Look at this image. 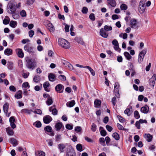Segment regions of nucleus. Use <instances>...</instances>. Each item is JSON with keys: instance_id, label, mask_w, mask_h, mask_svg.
<instances>
[{"instance_id": "obj_1", "label": "nucleus", "mask_w": 156, "mask_h": 156, "mask_svg": "<svg viewBox=\"0 0 156 156\" xmlns=\"http://www.w3.org/2000/svg\"><path fill=\"white\" fill-rule=\"evenodd\" d=\"M58 44L59 46L65 49H68L70 48L69 43L63 38H60L58 39Z\"/></svg>"}, {"instance_id": "obj_2", "label": "nucleus", "mask_w": 156, "mask_h": 156, "mask_svg": "<svg viewBox=\"0 0 156 156\" xmlns=\"http://www.w3.org/2000/svg\"><path fill=\"white\" fill-rule=\"evenodd\" d=\"M16 10V5L14 1H10L8 4L7 7V11L9 13H13Z\"/></svg>"}, {"instance_id": "obj_3", "label": "nucleus", "mask_w": 156, "mask_h": 156, "mask_svg": "<svg viewBox=\"0 0 156 156\" xmlns=\"http://www.w3.org/2000/svg\"><path fill=\"white\" fill-rule=\"evenodd\" d=\"M27 62L26 66L29 69L31 70L34 69L36 66L34 60L28 57L26 58Z\"/></svg>"}, {"instance_id": "obj_4", "label": "nucleus", "mask_w": 156, "mask_h": 156, "mask_svg": "<svg viewBox=\"0 0 156 156\" xmlns=\"http://www.w3.org/2000/svg\"><path fill=\"white\" fill-rule=\"evenodd\" d=\"M146 50L144 49L142 50L139 53L138 59V61L139 63H140L142 62L144 55L146 54Z\"/></svg>"}, {"instance_id": "obj_5", "label": "nucleus", "mask_w": 156, "mask_h": 156, "mask_svg": "<svg viewBox=\"0 0 156 156\" xmlns=\"http://www.w3.org/2000/svg\"><path fill=\"white\" fill-rule=\"evenodd\" d=\"M130 23V26L132 28H136L137 27V24L138 22L136 19H131Z\"/></svg>"}, {"instance_id": "obj_6", "label": "nucleus", "mask_w": 156, "mask_h": 156, "mask_svg": "<svg viewBox=\"0 0 156 156\" xmlns=\"http://www.w3.org/2000/svg\"><path fill=\"white\" fill-rule=\"evenodd\" d=\"M55 127L56 131H59L61 129H62V130L63 131L64 129L63 125L61 122L56 123L55 125Z\"/></svg>"}, {"instance_id": "obj_7", "label": "nucleus", "mask_w": 156, "mask_h": 156, "mask_svg": "<svg viewBox=\"0 0 156 156\" xmlns=\"http://www.w3.org/2000/svg\"><path fill=\"white\" fill-rule=\"evenodd\" d=\"M112 44L114 45V48L118 51L120 52L121 49L119 48V45L116 39H114L112 42Z\"/></svg>"}, {"instance_id": "obj_8", "label": "nucleus", "mask_w": 156, "mask_h": 156, "mask_svg": "<svg viewBox=\"0 0 156 156\" xmlns=\"http://www.w3.org/2000/svg\"><path fill=\"white\" fill-rule=\"evenodd\" d=\"M55 89L57 92L59 93H62L63 91L64 86L61 84H59L55 87Z\"/></svg>"}, {"instance_id": "obj_9", "label": "nucleus", "mask_w": 156, "mask_h": 156, "mask_svg": "<svg viewBox=\"0 0 156 156\" xmlns=\"http://www.w3.org/2000/svg\"><path fill=\"white\" fill-rule=\"evenodd\" d=\"M24 50L29 53H33V48L29 44H27L24 47Z\"/></svg>"}, {"instance_id": "obj_10", "label": "nucleus", "mask_w": 156, "mask_h": 156, "mask_svg": "<svg viewBox=\"0 0 156 156\" xmlns=\"http://www.w3.org/2000/svg\"><path fill=\"white\" fill-rule=\"evenodd\" d=\"M156 79V74H154L152 76L151 78L149 80V83L151 86L154 87L155 84V81Z\"/></svg>"}, {"instance_id": "obj_11", "label": "nucleus", "mask_w": 156, "mask_h": 156, "mask_svg": "<svg viewBox=\"0 0 156 156\" xmlns=\"http://www.w3.org/2000/svg\"><path fill=\"white\" fill-rule=\"evenodd\" d=\"M43 120L44 123L48 124L52 120V119L49 115H47L43 117Z\"/></svg>"}, {"instance_id": "obj_12", "label": "nucleus", "mask_w": 156, "mask_h": 156, "mask_svg": "<svg viewBox=\"0 0 156 156\" xmlns=\"http://www.w3.org/2000/svg\"><path fill=\"white\" fill-rule=\"evenodd\" d=\"M16 51L19 57L23 58L24 57V53L22 49L17 48L16 49Z\"/></svg>"}, {"instance_id": "obj_13", "label": "nucleus", "mask_w": 156, "mask_h": 156, "mask_svg": "<svg viewBox=\"0 0 156 156\" xmlns=\"http://www.w3.org/2000/svg\"><path fill=\"white\" fill-rule=\"evenodd\" d=\"M49 111L50 112H51L52 114L54 115H55L57 114L58 111L55 108V105L50 107Z\"/></svg>"}, {"instance_id": "obj_14", "label": "nucleus", "mask_w": 156, "mask_h": 156, "mask_svg": "<svg viewBox=\"0 0 156 156\" xmlns=\"http://www.w3.org/2000/svg\"><path fill=\"white\" fill-rule=\"evenodd\" d=\"M105 31L103 28H102L100 29V34L104 38H107L108 36V34Z\"/></svg>"}, {"instance_id": "obj_15", "label": "nucleus", "mask_w": 156, "mask_h": 156, "mask_svg": "<svg viewBox=\"0 0 156 156\" xmlns=\"http://www.w3.org/2000/svg\"><path fill=\"white\" fill-rule=\"evenodd\" d=\"M48 79L50 81H54L55 80L56 76L55 75L52 73H49L48 76Z\"/></svg>"}, {"instance_id": "obj_16", "label": "nucleus", "mask_w": 156, "mask_h": 156, "mask_svg": "<svg viewBox=\"0 0 156 156\" xmlns=\"http://www.w3.org/2000/svg\"><path fill=\"white\" fill-rule=\"evenodd\" d=\"M149 110V107L147 105H145L144 107H142L140 109V111L141 112L144 114L147 113L148 112Z\"/></svg>"}, {"instance_id": "obj_17", "label": "nucleus", "mask_w": 156, "mask_h": 156, "mask_svg": "<svg viewBox=\"0 0 156 156\" xmlns=\"http://www.w3.org/2000/svg\"><path fill=\"white\" fill-rule=\"evenodd\" d=\"M9 105L8 103H5L3 106V109L4 112L6 114V115L7 117H9V115H7V112L9 109Z\"/></svg>"}, {"instance_id": "obj_18", "label": "nucleus", "mask_w": 156, "mask_h": 156, "mask_svg": "<svg viewBox=\"0 0 156 156\" xmlns=\"http://www.w3.org/2000/svg\"><path fill=\"white\" fill-rule=\"evenodd\" d=\"M107 2L108 5L113 7H115L116 5V3L115 0H108Z\"/></svg>"}, {"instance_id": "obj_19", "label": "nucleus", "mask_w": 156, "mask_h": 156, "mask_svg": "<svg viewBox=\"0 0 156 156\" xmlns=\"http://www.w3.org/2000/svg\"><path fill=\"white\" fill-rule=\"evenodd\" d=\"M6 131L7 134L9 136H12L13 135L14 132L13 130L10 127L6 128Z\"/></svg>"}, {"instance_id": "obj_20", "label": "nucleus", "mask_w": 156, "mask_h": 156, "mask_svg": "<svg viewBox=\"0 0 156 156\" xmlns=\"http://www.w3.org/2000/svg\"><path fill=\"white\" fill-rule=\"evenodd\" d=\"M9 142L12 144L14 147L16 146L18 144L17 140L13 138H11L9 139Z\"/></svg>"}, {"instance_id": "obj_21", "label": "nucleus", "mask_w": 156, "mask_h": 156, "mask_svg": "<svg viewBox=\"0 0 156 156\" xmlns=\"http://www.w3.org/2000/svg\"><path fill=\"white\" fill-rule=\"evenodd\" d=\"M132 112V106H130L129 108H127L124 111L125 114L129 116Z\"/></svg>"}, {"instance_id": "obj_22", "label": "nucleus", "mask_w": 156, "mask_h": 156, "mask_svg": "<svg viewBox=\"0 0 156 156\" xmlns=\"http://www.w3.org/2000/svg\"><path fill=\"white\" fill-rule=\"evenodd\" d=\"M47 28L51 32H53L55 30L54 26L49 22L47 24Z\"/></svg>"}, {"instance_id": "obj_23", "label": "nucleus", "mask_w": 156, "mask_h": 156, "mask_svg": "<svg viewBox=\"0 0 156 156\" xmlns=\"http://www.w3.org/2000/svg\"><path fill=\"white\" fill-rule=\"evenodd\" d=\"M144 137L148 142H151L153 138L152 136L149 134H145Z\"/></svg>"}, {"instance_id": "obj_24", "label": "nucleus", "mask_w": 156, "mask_h": 156, "mask_svg": "<svg viewBox=\"0 0 156 156\" xmlns=\"http://www.w3.org/2000/svg\"><path fill=\"white\" fill-rule=\"evenodd\" d=\"M74 40L78 43L80 44L81 45H83L84 44V43L82 39L80 37H76L75 38Z\"/></svg>"}, {"instance_id": "obj_25", "label": "nucleus", "mask_w": 156, "mask_h": 156, "mask_svg": "<svg viewBox=\"0 0 156 156\" xmlns=\"http://www.w3.org/2000/svg\"><path fill=\"white\" fill-rule=\"evenodd\" d=\"M4 52L5 55H9L12 54V51L10 48H7L5 50Z\"/></svg>"}, {"instance_id": "obj_26", "label": "nucleus", "mask_w": 156, "mask_h": 156, "mask_svg": "<svg viewBox=\"0 0 156 156\" xmlns=\"http://www.w3.org/2000/svg\"><path fill=\"white\" fill-rule=\"evenodd\" d=\"M66 147V145L64 144H60L58 145V148L61 153L63 152V149H65Z\"/></svg>"}, {"instance_id": "obj_27", "label": "nucleus", "mask_w": 156, "mask_h": 156, "mask_svg": "<svg viewBox=\"0 0 156 156\" xmlns=\"http://www.w3.org/2000/svg\"><path fill=\"white\" fill-rule=\"evenodd\" d=\"M50 85V84L48 82H46L43 84V87L44 90L47 91L49 92L50 90L48 88Z\"/></svg>"}, {"instance_id": "obj_28", "label": "nucleus", "mask_w": 156, "mask_h": 156, "mask_svg": "<svg viewBox=\"0 0 156 156\" xmlns=\"http://www.w3.org/2000/svg\"><path fill=\"white\" fill-rule=\"evenodd\" d=\"M15 97L17 99L21 98L22 97V92L21 90H19L15 95Z\"/></svg>"}, {"instance_id": "obj_29", "label": "nucleus", "mask_w": 156, "mask_h": 156, "mask_svg": "<svg viewBox=\"0 0 156 156\" xmlns=\"http://www.w3.org/2000/svg\"><path fill=\"white\" fill-rule=\"evenodd\" d=\"M75 104V101L74 100L68 102L66 103V105L68 107H73Z\"/></svg>"}, {"instance_id": "obj_30", "label": "nucleus", "mask_w": 156, "mask_h": 156, "mask_svg": "<svg viewBox=\"0 0 156 156\" xmlns=\"http://www.w3.org/2000/svg\"><path fill=\"white\" fill-rule=\"evenodd\" d=\"M46 104L48 106H49L52 104L53 101L52 97H49L48 98L47 100L46 101Z\"/></svg>"}, {"instance_id": "obj_31", "label": "nucleus", "mask_w": 156, "mask_h": 156, "mask_svg": "<svg viewBox=\"0 0 156 156\" xmlns=\"http://www.w3.org/2000/svg\"><path fill=\"white\" fill-rule=\"evenodd\" d=\"M94 104L95 105V107L98 108L101 105V103L100 100L98 99H96L94 101Z\"/></svg>"}, {"instance_id": "obj_32", "label": "nucleus", "mask_w": 156, "mask_h": 156, "mask_svg": "<svg viewBox=\"0 0 156 156\" xmlns=\"http://www.w3.org/2000/svg\"><path fill=\"white\" fill-rule=\"evenodd\" d=\"M17 23L14 21H11L9 23V25L12 28H15L17 25Z\"/></svg>"}, {"instance_id": "obj_33", "label": "nucleus", "mask_w": 156, "mask_h": 156, "mask_svg": "<svg viewBox=\"0 0 156 156\" xmlns=\"http://www.w3.org/2000/svg\"><path fill=\"white\" fill-rule=\"evenodd\" d=\"M10 21V19L8 16H5V18L3 20V23L5 25L9 23Z\"/></svg>"}, {"instance_id": "obj_34", "label": "nucleus", "mask_w": 156, "mask_h": 156, "mask_svg": "<svg viewBox=\"0 0 156 156\" xmlns=\"http://www.w3.org/2000/svg\"><path fill=\"white\" fill-rule=\"evenodd\" d=\"M124 55L126 59L128 60H129L132 58L131 56L130 55L129 53L127 52H125L124 53Z\"/></svg>"}, {"instance_id": "obj_35", "label": "nucleus", "mask_w": 156, "mask_h": 156, "mask_svg": "<svg viewBox=\"0 0 156 156\" xmlns=\"http://www.w3.org/2000/svg\"><path fill=\"white\" fill-rule=\"evenodd\" d=\"M99 142L102 146H105V140L104 138L101 137L99 139Z\"/></svg>"}, {"instance_id": "obj_36", "label": "nucleus", "mask_w": 156, "mask_h": 156, "mask_svg": "<svg viewBox=\"0 0 156 156\" xmlns=\"http://www.w3.org/2000/svg\"><path fill=\"white\" fill-rule=\"evenodd\" d=\"M119 87V83L118 82H116L115 83L114 86V93H116V91H119L118 88Z\"/></svg>"}, {"instance_id": "obj_37", "label": "nucleus", "mask_w": 156, "mask_h": 156, "mask_svg": "<svg viewBox=\"0 0 156 156\" xmlns=\"http://www.w3.org/2000/svg\"><path fill=\"white\" fill-rule=\"evenodd\" d=\"M40 76L38 75L35 76L33 78L34 81L36 83L40 81Z\"/></svg>"}, {"instance_id": "obj_38", "label": "nucleus", "mask_w": 156, "mask_h": 156, "mask_svg": "<svg viewBox=\"0 0 156 156\" xmlns=\"http://www.w3.org/2000/svg\"><path fill=\"white\" fill-rule=\"evenodd\" d=\"M62 62L64 65H66L65 66L66 67L68 66L69 68H70L72 66L70 63L67 61L63 60Z\"/></svg>"}, {"instance_id": "obj_39", "label": "nucleus", "mask_w": 156, "mask_h": 156, "mask_svg": "<svg viewBox=\"0 0 156 156\" xmlns=\"http://www.w3.org/2000/svg\"><path fill=\"white\" fill-rule=\"evenodd\" d=\"M112 136L116 140H118L119 139V134L117 133H114L112 134Z\"/></svg>"}, {"instance_id": "obj_40", "label": "nucleus", "mask_w": 156, "mask_h": 156, "mask_svg": "<svg viewBox=\"0 0 156 156\" xmlns=\"http://www.w3.org/2000/svg\"><path fill=\"white\" fill-rule=\"evenodd\" d=\"M86 68H87L90 71L91 73L92 76H94L95 75V71L90 67L89 66H86Z\"/></svg>"}, {"instance_id": "obj_41", "label": "nucleus", "mask_w": 156, "mask_h": 156, "mask_svg": "<svg viewBox=\"0 0 156 156\" xmlns=\"http://www.w3.org/2000/svg\"><path fill=\"white\" fill-rule=\"evenodd\" d=\"M120 8L121 10H126L128 8L127 6L125 4H122L120 6Z\"/></svg>"}, {"instance_id": "obj_42", "label": "nucleus", "mask_w": 156, "mask_h": 156, "mask_svg": "<svg viewBox=\"0 0 156 156\" xmlns=\"http://www.w3.org/2000/svg\"><path fill=\"white\" fill-rule=\"evenodd\" d=\"M31 110H28L27 109H24L21 110V112L22 113L24 112L27 114H31Z\"/></svg>"}, {"instance_id": "obj_43", "label": "nucleus", "mask_w": 156, "mask_h": 156, "mask_svg": "<svg viewBox=\"0 0 156 156\" xmlns=\"http://www.w3.org/2000/svg\"><path fill=\"white\" fill-rule=\"evenodd\" d=\"M44 130L48 132H51L52 130L51 127L49 126H48L44 128Z\"/></svg>"}, {"instance_id": "obj_44", "label": "nucleus", "mask_w": 156, "mask_h": 156, "mask_svg": "<svg viewBox=\"0 0 156 156\" xmlns=\"http://www.w3.org/2000/svg\"><path fill=\"white\" fill-rule=\"evenodd\" d=\"M12 14V16L15 20L18 19L19 17V15L18 14L14 12L13 13H10Z\"/></svg>"}, {"instance_id": "obj_45", "label": "nucleus", "mask_w": 156, "mask_h": 156, "mask_svg": "<svg viewBox=\"0 0 156 156\" xmlns=\"http://www.w3.org/2000/svg\"><path fill=\"white\" fill-rule=\"evenodd\" d=\"M76 148L77 150L79 151H82V147L81 144H79L76 145Z\"/></svg>"}, {"instance_id": "obj_46", "label": "nucleus", "mask_w": 156, "mask_h": 156, "mask_svg": "<svg viewBox=\"0 0 156 156\" xmlns=\"http://www.w3.org/2000/svg\"><path fill=\"white\" fill-rule=\"evenodd\" d=\"M134 117L136 119H138L140 117V115L138 111H135L134 113Z\"/></svg>"}, {"instance_id": "obj_47", "label": "nucleus", "mask_w": 156, "mask_h": 156, "mask_svg": "<svg viewBox=\"0 0 156 156\" xmlns=\"http://www.w3.org/2000/svg\"><path fill=\"white\" fill-rule=\"evenodd\" d=\"M66 127L68 129H72L73 128V124H67L66 125Z\"/></svg>"}, {"instance_id": "obj_48", "label": "nucleus", "mask_w": 156, "mask_h": 156, "mask_svg": "<svg viewBox=\"0 0 156 156\" xmlns=\"http://www.w3.org/2000/svg\"><path fill=\"white\" fill-rule=\"evenodd\" d=\"M34 125L37 128L40 127L41 126V124L39 121H36L34 123Z\"/></svg>"}, {"instance_id": "obj_49", "label": "nucleus", "mask_w": 156, "mask_h": 156, "mask_svg": "<svg viewBox=\"0 0 156 156\" xmlns=\"http://www.w3.org/2000/svg\"><path fill=\"white\" fill-rule=\"evenodd\" d=\"M117 118L119 119V121L120 122H123L125 121V119L123 118L120 115H117Z\"/></svg>"}, {"instance_id": "obj_50", "label": "nucleus", "mask_w": 156, "mask_h": 156, "mask_svg": "<svg viewBox=\"0 0 156 156\" xmlns=\"http://www.w3.org/2000/svg\"><path fill=\"white\" fill-rule=\"evenodd\" d=\"M112 29V27L111 26L105 25L104 27V30H105L108 31V30H111Z\"/></svg>"}, {"instance_id": "obj_51", "label": "nucleus", "mask_w": 156, "mask_h": 156, "mask_svg": "<svg viewBox=\"0 0 156 156\" xmlns=\"http://www.w3.org/2000/svg\"><path fill=\"white\" fill-rule=\"evenodd\" d=\"M82 12L83 14H86L87 13L88 9L86 7H83L82 9Z\"/></svg>"}, {"instance_id": "obj_52", "label": "nucleus", "mask_w": 156, "mask_h": 156, "mask_svg": "<svg viewBox=\"0 0 156 156\" xmlns=\"http://www.w3.org/2000/svg\"><path fill=\"white\" fill-rule=\"evenodd\" d=\"M97 126L94 123H93L91 125V129L93 132H95L96 130Z\"/></svg>"}, {"instance_id": "obj_53", "label": "nucleus", "mask_w": 156, "mask_h": 156, "mask_svg": "<svg viewBox=\"0 0 156 156\" xmlns=\"http://www.w3.org/2000/svg\"><path fill=\"white\" fill-rule=\"evenodd\" d=\"M89 18L92 21H94L95 19L94 14V13H91L89 15Z\"/></svg>"}, {"instance_id": "obj_54", "label": "nucleus", "mask_w": 156, "mask_h": 156, "mask_svg": "<svg viewBox=\"0 0 156 156\" xmlns=\"http://www.w3.org/2000/svg\"><path fill=\"white\" fill-rule=\"evenodd\" d=\"M58 78L62 81H65L66 80V76L63 75H60L58 76Z\"/></svg>"}, {"instance_id": "obj_55", "label": "nucleus", "mask_w": 156, "mask_h": 156, "mask_svg": "<svg viewBox=\"0 0 156 156\" xmlns=\"http://www.w3.org/2000/svg\"><path fill=\"white\" fill-rule=\"evenodd\" d=\"M20 15L22 17L26 16L27 15L26 12L24 10H22L20 13Z\"/></svg>"}, {"instance_id": "obj_56", "label": "nucleus", "mask_w": 156, "mask_h": 156, "mask_svg": "<svg viewBox=\"0 0 156 156\" xmlns=\"http://www.w3.org/2000/svg\"><path fill=\"white\" fill-rule=\"evenodd\" d=\"M139 8L142 11V12H143L145 10V7L144 5H139Z\"/></svg>"}, {"instance_id": "obj_57", "label": "nucleus", "mask_w": 156, "mask_h": 156, "mask_svg": "<svg viewBox=\"0 0 156 156\" xmlns=\"http://www.w3.org/2000/svg\"><path fill=\"white\" fill-rule=\"evenodd\" d=\"M101 135L102 136H105L107 134V132L106 130L102 129L100 131Z\"/></svg>"}, {"instance_id": "obj_58", "label": "nucleus", "mask_w": 156, "mask_h": 156, "mask_svg": "<svg viewBox=\"0 0 156 156\" xmlns=\"http://www.w3.org/2000/svg\"><path fill=\"white\" fill-rule=\"evenodd\" d=\"M35 114H42V111L40 109H36L34 111H32Z\"/></svg>"}, {"instance_id": "obj_59", "label": "nucleus", "mask_w": 156, "mask_h": 156, "mask_svg": "<svg viewBox=\"0 0 156 156\" xmlns=\"http://www.w3.org/2000/svg\"><path fill=\"white\" fill-rule=\"evenodd\" d=\"M105 140L107 145L108 146L111 140L110 139L108 136H107L105 137Z\"/></svg>"}, {"instance_id": "obj_60", "label": "nucleus", "mask_w": 156, "mask_h": 156, "mask_svg": "<svg viewBox=\"0 0 156 156\" xmlns=\"http://www.w3.org/2000/svg\"><path fill=\"white\" fill-rule=\"evenodd\" d=\"M35 0H27L26 4L28 5L33 4Z\"/></svg>"}, {"instance_id": "obj_61", "label": "nucleus", "mask_w": 156, "mask_h": 156, "mask_svg": "<svg viewBox=\"0 0 156 156\" xmlns=\"http://www.w3.org/2000/svg\"><path fill=\"white\" fill-rule=\"evenodd\" d=\"M28 33L30 37H32L34 34V30H31L29 31Z\"/></svg>"}, {"instance_id": "obj_62", "label": "nucleus", "mask_w": 156, "mask_h": 156, "mask_svg": "<svg viewBox=\"0 0 156 156\" xmlns=\"http://www.w3.org/2000/svg\"><path fill=\"white\" fill-rule=\"evenodd\" d=\"M55 140L57 142L59 141L61 138V135L59 134H58L55 136Z\"/></svg>"}, {"instance_id": "obj_63", "label": "nucleus", "mask_w": 156, "mask_h": 156, "mask_svg": "<svg viewBox=\"0 0 156 156\" xmlns=\"http://www.w3.org/2000/svg\"><path fill=\"white\" fill-rule=\"evenodd\" d=\"M81 128L80 126H77L75 128V130L77 132L81 131Z\"/></svg>"}, {"instance_id": "obj_64", "label": "nucleus", "mask_w": 156, "mask_h": 156, "mask_svg": "<svg viewBox=\"0 0 156 156\" xmlns=\"http://www.w3.org/2000/svg\"><path fill=\"white\" fill-rule=\"evenodd\" d=\"M117 126L119 129L120 130H123L124 128L120 124L118 123L117 124Z\"/></svg>"}]
</instances>
